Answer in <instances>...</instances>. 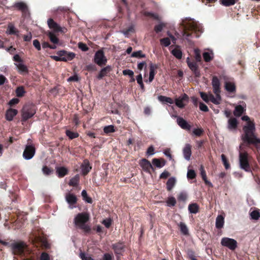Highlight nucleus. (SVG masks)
Segmentation results:
<instances>
[{
	"instance_id": "obj_19",
	"label": "nucleus",
	"mask_w": 260,
	"mask_h": 260,
	"mask_svg": "<svg viewBox=\"0 0 260 260\" xmlns=\"http://www.w3.org/2000/svg\"><path fill=\"white\" fill-rule=\"evenodd\" d=\"M18 113V111L16 109H9L6 111V118L8 121H11L13 120L14 116H15Z\"/></svg>"
},
{
	"instance_id": "obj_38",
	"label": "nucleus",
	"mask_w": 260,
	"mask_h": 260,
	"mask_svg": "<svg viewBox=\"0 0 260 260\" xmlns=\"http://www.w3.org/2000/svg\"><path fill=\"white\" fill-rule=\"evenodd\" d=\"M171 53L174 56H175L178 59H180L182 57V53L181 51L178 48H175L172 50Z\"/></svg>"
},
{
	"instance_id": "obj_54",
	"label": "nucleus",
	"mask_w": 260,
	"mask_h": 260,
	"mask_svg": "<svg viewBox=\"0 0 260 260\" xmlns=\"http://www.w3.org/2000/svg\"><path fill=\"white\" fill-rule=\"evenodd\" d=\"M80 256L82 260H94L90 256L83 252L80 253Z\"/></svg>"
},
{
	"instance_id": "obj_20",
	"label": "nucleus",
	"mask_w": 260,
	"mask_h": 260,
	"mask_svg": "<svg viewBox=\"0 0 260 260\" xmlns=\"http://www.w3.org/2000/svg\"><path fill=\"white\" fill-rule=\"evenodd\" d=\"M140 165L145 171H149L152 168L151 163L146 159H142L140 162Z\"/></svg>"
},
{
	"instance_id": "obj_15",
	"label": "nucleus",
	"mask_w": 260,
	"mask_h": 260,
	"mask_svg": "<svg viewBox=\"0 0 260 260\" xmlns=\"http://www.w3.org/2000/svg\"><path fill=\"white\" fill-rule=\"evenodd\" d=\"M65 199L66 202L70 205V208L71 209L73 208L72 205L76 204L77 201L76 196L73 193L70 192L66 193L65 196Z\"/></svg>"
},
{
	"instance_id": "obj_30",
	"label": "nucleus",
	"mask_w": 260,
	"mask_h": 260,
	"mask_svg": "<svg viewBox=\"0 0 260 260\" xmlns=\"http://www.w3.org/2000/svg\"><path fill=\"white\" fill-rule=\"evenodd\" d=\"M225 87L227 91L232 92L235 91V85L231 82H226L225 83Z\"/></svg>"
},
{
	"instance_id": "obj_2",
	"label": "nucleus",
	"mask_w": 260,
	"mask_h": 260,
	"mask_svg": "<svg viewBox=\"0 0 260 260\" xmlns=\"http://www.w3.org/2000/svg\"><path fill=\"white\" fill-rule=\"evenodd\" d=\"M89 219L88 213L84 212L78 214L74 218V223L76 227L81 229L85 233H89L91 228L86 223Z\"/></svg>"
},
{
	"instance_id": "obj_9",
	"label": "nucleus",
	"mask_w": 260,
	"mask_h": 260,
	"mask_svg": "<svg viewBox=\"0 0 260 260\" xmlns=\"http://www.w3.org/2000/svg\"><path fill=\"white\" fill-rule=\"evenodd\" d=\"M221 244L224 247H226L231 250H235L237 247V242L234 239L224 237L221 240Z\"/></svg>"
},
{
	"instance_id": "obj_47",
	"label": "nucleus",
	"mask_w": 260,
	"mask_h": 260,
	"mask_svg": "<svg viewBox=\"0 0 260 260\" xmlns=\"http://www.w3.org/2000/svg\"><path fill=\"white\" fill-rule=\"evenodd\" d=\"M176 203V200L174 197H170L168 198L167 204L169 206H174Z\"/></svg>"
},
{
	"instance_id": "obj_42",
	"label": "nucleus",
	"mask_w": 260,
	"mask_h": 260,
	"mask_svg": "<svg viewBox=\"0 0 260 260\" xmlns=\"http://www.w3.org/2000/svg\"><path fill=\"white\" fill-rule=\"evenodd\" d=\"M25 93V90L22 86H20L17 88L16 89V95L18 97H22L23 96Z\"/></svg>"
},
{
	"instance_id": "obj_23",
	"label": "nucleus",
	"mask_w": 260,
	"mask_h": 260,
	"mask_svg": "<svg viewBox=\"0 0 260 260\" xmlns=\"http://www.w3.org/2000/svg\"><path fill=\"white\" fill-rule=\"evenodd\" d=\"M245 111V107L241 105L237 106L234 111V114L235 116L239 117Z\"/></svg>"
},
{
	"instance_id": "obj_35",
	"label": "nucleus",
	"mask_w": 260,
	"mask_h": 260,
	"mask_svg": "<svg viewBox=\"0 0 260 260\" xmlns=\"http://www.w3.org/2000/svg\"><path fill=\"white\" fill-rule=\"evenodd\" d=\"M14 7L23 12H25L27 10V6L26 4L23 2H19L15 4Z\"/></svg>"
},
{
	"instance_id": "obj_40",
	"label": "nucleus",
	"mask_w": 260,
	"mask_h": 260,
	"mask_svg": "<svg viewBox=\"0 0 260 260\" xmlns=\"http://www.w3.org/2000/svg\"><path fill=\"white\" fill-rule=\"evenodd\" d=\"M115 252L116 253H120L123 249V245L122 244H117L113 246Z\"/></svg>"
},
{
	"instance_id": "obj_58",
	"label": "nucleus",
	"mask_w": 260,
	"mask_h": 260,
	"mask_svg": "<svg viewBox=\"0 0 260 260\" xmlns=\"http://www.w3.org/2000/svg\"><path fill=\"white\" fill-rule=\"evenodd\" d=\"M42 171L45 175H47L50 174L52 172V171L47 166H44L43 167Z\"/></svg>"
},
{
	"instance_id": "obj_31",
	"label": "nucleus",
	"mask_w": 260,
	"mask_h": 260,
	"mask_svg": "<svg viewBox=\"0 0 260 260\" xmlns=\"http://www.w3.org/2000/svg\"><path fill=\"white\" fill-rule=\"evenodd\" d=\"M213 53L212 51L206 52L203 54L204 59L206 62H209L213 58Z\"/></svg>"
},
{
	"instance_id": "obj_6",
	"label": "nucleus",
	"mask_w": 260,
	"mask_h": 260,
	"mask_svg": "<svg viewBox=\"0 0 260 260\" xmlns=\"http://www.w3.org/2000/svg\"><path fill=\"white\" fill-rule=\"evenodd\" d=\"M200 94L203 100L206 103L211 101L214 104L218 105L221 102V98L220 96H214L211 92L206 93L203 92H200Z\"/></svg>"
},
{
	"instance_id": "obj_41",
	"label": "nucleus",
	"mask_w": 260,
	"mask_h": 260,
	"mask_svg": "<svg viewBox=\"0 0 260 260\" xmlns=\"http://www.w3.org/2000/svg\"><path fill=\"white\" fill-rule=\"evenodd\" d=\"M104 132L106 134L113 133L115 132L114 126L113 125L106 126L104 127Z\"/></svg>"
},
{
	"instance_id": "obj_45",
	"label": "nucleus",
	"mask_w": 260,
	"mask_h": 260,
	"mask_svg": "<svg viewBox=\"0 0 260 260\" xmlns=\"http://www.w3.org/2000/svg\"><path fill=\"white\" fill-rule=\"evenodd\" d=\"M251 218L254 220H257L260 217V212L259 210H254L250 213Z\"/></svg>"
},
{
	"instance_id": "obj_63",
	"label": "nucleus",
	"mask_w": 260,
	"mask_h": 260,
	"mask_svg": "<svg viewBox=\"0 0 260 260\" xmlns=\"http://www.w3.org/2000/svg\"><path fill=\"white\" fill-rule=\"evenodd\" d=\"M122 73L124 75H128L130 77L134 76V72L131 70H125L122 71Z\"/></svg>"
},
{
	"instance_id": "obj_32",
	"label": "nucleus",
	"mask_w": 260,
	"mask_h": 260,
	"mask_svg": "<svg viewBox=\"0 0 260 260\" xmlns=\"http://www.w3.org/2000/svg\"><path fill=\"white\" fill-rule=\"evenodd\" d=\"M237 126V121L235 118H230L228 121V128L230 129H235Z\"/></svg>"
},
{
	"instance_id": "obj_24",
	"label": "nucleus",
	"mask_w": 260,
	"mask_h": 260,
	"mask_svg": "<svg viewBox=\"0 0 260 260\" xmlns=\"http://www.w3.org/2000/svg\"><path fill=\"white\" fill-rule=\"evenodd\" d=\"M152 164L157 168H162L166 164V161L164 159L153 158L152 159Z\"/></svg>"
},
{
	"instance_id": "obj_52",
	"label": "nucleus",
	"mask_w": 260,
	"mask_h": 260,
	"mask_svg": "<svg viewBox=\"0 0 260 260\" xmlns=\"http://www.w3.org/2000/svg\"><path fill=\"white\" fill-rule=\"evenodd\" d=\"M161 44H163L165 47L169 46L170 44V40L168 38L162 39L160 40Z\"/></svg>"
},
{
	"instance_id": "obj_49",
	"label": "nucleus",
	"mask_w": 260,
	"mask_h": 260,
	"mask_svg": "<svg viewBox=\"0 0 260 260\" xmlns=\"http://www.w3.org/2000/svg\"><path fill=\"white\" fill-rule=\"evenodd\" d=\"M165 26L166 25L165 23H160L155 26L154 30L156 32H159L162 30Z\"/></svg>"
},
{
	"instance_id": "obj_57",
	"label": "nucleus",
	"mask_w": 260,
	"mask_h": 260,
	"mask_svg": "<svg viewBox=\"0 0 260 260\" xmlns=\"http://www.w3.org/2000/svg\"><path fill=\"white\" fill-rule=\"evenodd\" d=\"M75 56V54L74 53L70 52L66 53V56L64 57L66 60L65 61L67 60H70L74 58Z\"/></svg>"
},
{
	"instance_id": "obj_3",
	"label": "nucleus",
	"mask_w": 260,
	"mask_h": 260,
	"mask_svg": "<svg viewBox=\"0 0 260 260\" xmlns=\"http://www.w3.org/2000/svg\"><path fill=\"white\" fill-rule=\"evenodd\" d=\"M36 113V108L32 104L25 105L22 110V119L23 121L31 118Z\"/></svg>"
},
{
	"instance_id": "obj_13",
	"label": "nucleus",
	"mask_w": 260,
	"mask_h": 260,
	"mask_svg": "<svg viewBox=\"0 0 260 260\" xmlns=\"http://www.w3.org/2000/svg\"><path fill=\"white\" fill-rule=\"evenodd\" d=\"M220 82L217 77L214 76L212 80V85L213 89V92L215 96H220Z\"/></svg>"
},
{
	"instance_id": "obj_5",
	"label": "nucleus",
	"mask_w": 260,
	"mask_h": 260,
	"mask_svg": "<svg viewBox=\"0 0 260 260\" xmlns=\"http://www.w3.org/2000/svg\"><path fill=\"white\" fill-rule=\"evenodd\" d=\"M248 153L246 152H239V164L241 169L246 172H251L250 165L248 159Z\"/></svg>"
},
{
	"instance_id": "obj_7",
	"label": "nucleus",
	"mask_w": 260,
	"mask_h": 260,
	"mask_svg": "<svg viewBox=\"0 0 260 260\" xmlns=\"http://www.w3.org/2000/svg\"><path fill=\"white\" fill-rule=\"evenodd\" d=\"M26 244L22 241L15 242L11 244L10 247L14 254H22L26 248Z\"/></svg>"
},
{
	"instance_id": "obj_17",
	"label": "nucleus",
	"mask_w": 260,
	"mask_h": 260,
	"mask_svg": "<svg viewBox=\"0 0 260 260\" xmlns=\"http://www.w3.org/2000/svg\"><path fill=\"white\" fill-rule=\"evenodd\" d=\"M191 145L189 144H186L183 149V153L184 157L185 159L187 160H190V156L191 155Z\"/></svg>"
},
{
	"instance_id": "obj_28",
	"label": "nucleus",
	"mask_w": 260,
	"mask_h": 260,
	"mask_svg": "<svg viewBox=\"0 0 260 260\" xmlns=\"http://www.w3.org/2000/svg\"><path fill=\"white\" fill-rule=\"evenodd\" d=\"M200 171H201V176H202L203 179L204 180V181H205V183L207 184H208L210 186H212V184L210 182L208 181V180L207 179L206 172L204 170V167L202 166H201L200 167Z\"/></svg>"
},
{
	"instance_id": "obj_62",
	"label": "nucleus",
	"mask_w": 260,
	"mask_h": 260,
	"mask_svg": "<svg viewBox=\"0 0 260 260\" xmlns=\"http://www.w3.org/2000/svg\"><path fill=\"white\" fill-rule=\"evenodd\" d=\"M79 48L82 51H86L88 50V48L85 44L83 43H79L78 44Z\"/></svg>"
},
{
	"instance_id": "obj_12",
	"label": "nucleus",
	"mask_w": 260,
	"mask_h": 260,
	"mask_svg": "<svg viewBox=\"0 0 260 260\" xmlns=\"http://www.w3.org/2000/svg\"><path fill=\"white\" fill-rule=\"evenodd\" d=\"M188 100V96L186 94H184L175 99V104L178 107L183 108L186 105Z\"/></svg>"
},
{
	"instance_id": "obj_22",
	"label": "nucleus",
	"mask_w": 260,
	"mask_h": 260,
	"mask_svg": "<svg viewBox=\"0 0 260 260\" xmlns=\"http://www.w3.org/2000/svg\"><path fill=\"white\" fill-rule=\"evenodd\" d=\"M111 71V68L110 66H107L106 67L102 69L97 78L98 79H102L104 77L107 76V75L108 74V73H109L110 71Z\"/></svg>"
},
{
	"instance_id": "obj_50",
	"label": "nucleus",
	"mask_w": 260,
	"mask_h": 260,
	"mask_svg": "<svg viewBox=\"0 0 260 260\" xmlns=\"http://www.w3.org/2000/svg\"><path fill=\"white\" fill-rule=\"evenodd\" d=\"M196 174L194 170H188L187 173V177L189 179H193L196 177Z\"/></svg>"
},
{
	"instance_id": "obj_56",
	"label": "nucleus",
	"mask_w": 260,
	"mask_h": 260,
	"mask_svg": "<svg viewBox=\"0 0 260 260\" xmlns=\"http://www.w3.org/2000/svg\"><path fill=\"white\" fill-rule=\"evenodd\" d=\"M137 81L138 83L140 85L142 89H144V85L142 81V76L140 74L137 77Z\"/></svg>"
},
{
	"instance_id": "obj_10",
	"label": "nucleus",
	"mask_w": 260,
	"mask_h": 260,
	"mask_svg": "<svg viewBox=\"0 0 260 260\" xmlns=\"http://www.w3.org/2000/svg\"><path fill=\"white\" fill-rule=\"evenodd\" d=\"M94 60V62L100 66L105 64L107 61L103 51L102 50H99L95 53Z\"/></svg>"
},
{
	"instance_id": "obj_33",
	"label": "nucleus",
	"mask_w": 260,
	"mask_h": 260,
	"mask_svg": "<svg viewBox=\"0 0 260 260\" xmlns=\"http://www.w3.org/2000/svg\"><path fill=\"white\" fill-rule=\"evenodd\" d=\"M155 67L153 64H151L150 66V73H149V77L148 81L149 82H151L154 79L155 76Z\"/></svg>"
},
{
	"instance_id": "obj_37",
	"label": "nucleus",
	"mask_w": 260,
	"mask_h": 260,
	"mask_svg": "<svg viewBox=\"0 0 260 260\" xmlns=\"http://www.w3.org/2000/svg\"><path fill=\"white\" fill-rule=\"evenodd\" d=\"M175 183L176 180L174 178H170L167 182V189L171 190L175 185Z\"/></svg>"
},
{
	"instance_id": "obj_36",
	"label": "nucleus",
	"mask_w": 260,
	"mask_h": 260,
	"mask_svg": "<svg viewBox=\"0 0 260 260\" xmlns=\"http://www.w3.org/2000/svg\"><path fill=\"white\" fill-rule=\"evenodd\" d=\"M158 99L160 102H161L162 103H169L171 104L173 103V100L169 97H167V96H163V95H160V96H158Z\"/></svg>"
},
{
	"instance_id": "obj_11",
	"label": "nucleus",
	"mask_w": 260,
	"mask_h": 260,
	"mask_svg": "<svg viewBox=\"0 0 260 260\" xmlns=\"http://www.w3.org/2000/svg\"><path fill=\"white\" fill-rule=\"evenodd\" d=\"M35 148L33 145H27L24 150L23 156L25 159H30L34 155Z\"/></svg>"
},
{
	"instance_id": "obj_21",
	"label": "nucleus",
	"mask_w": 260,
	"mask_h": 260,
	"mask_svg": "<svg viewBox=\"0 0 260 260\" xmlns=\"http://www.w3.org/2000/svg\"><path fill=\"white\" fill-rule=\"evenodd\" d=\"M81 168L82 174L83 175H86L90 171L91 167L90 166L89 161L85 160L82 164Z\"/></svg>"
},
{
	"instance_id": "obj_51",
	"label": "nucleus",
	"mask_w": 260,
	"mask_h": 260,
	"mask_svg": "<svg viewBox=\"0 0 260 260\" xmlns=\"http://www.w3.org/2000/svg\"><path fill=\"white\" fill-rule=\"evenodd\" d=\"M195 59L197 61H200L201 60V56L200 54V50L199 49L194 50Z\"/></svg>"
},
{
	"instance_id": "obj_4",
	"label": "nucleus",
	"mask_w": 260,
	"mask_h": 260,
	"mask_svg": "<svg viewBox=\"0 0 260 260\" xmlns=\"http://www.w3.org/2000/svg\"><path fill=\"white\" fill-rule=\"evenodd\" d=\"M242 119L247 122L246 125L243 127L244 134L243 137H246L252 133H255V126L254 121L250 120L249 117L247 115L243 116Z\"/></svg>"
},
{
	"instance_id": "obj_27",
	"label": "nucleus",
	"mask_w": 260,
	"mask_h": 260,
	"mask_svg": "<svg viewBox=\"0 0 260 260\" xmlns=\"http://www.w3.org/2000/svg\"><path fill=\"white\" fill-rule=\"evenodd\" d=\"M6 32H7V34H9V35H16L17 36H18V30L15 28L14 26L12 24H10L8 25Z\"/></svg>"
},
{
	"instance_id": "obj_44",
	"label": "nucleus",
	"mask_w": 260,
	"mask_h": 260,
	"mask_svg": "<svg viewBox=\"0 0 260 260\" xmlns=\"http://www.w3.org/2000/svg\"><path fill=\"white\" fill-rule=\"evenodd\" d=\"M81 194L83 198V200L85 201L86 202L88 203H91L92 202L91 199L88 196L86 191L85 190H83L82 191Z\"/></svg>"
},
{
	"instance_id": "obj_26",
	"label": "nucleus",
	"mask_w": 260,
	"mask_h": 260,
	"mask_svg": "<svg viewBox=\"0 0 260 260\" xmlns=\"http://www.w3.org/2000/svg\"><path fill=\"white\" fill-rule=\"evenodd\" d=\"M199 207L196 203H192L188 206V210L190 213L196 214L199 212Z\"/></svg>"
},
{
	"instance_id": "obj_25",
	"label": "nucleus",
	"mask_w": 260,
	"mask_h": 260,
	"mask_svg": "<svg viewBox=\"0 0 260 260\" xmlns=\"http://www.w3.org/2000/svg\"><path fill=\"white\" fill-rule=\"evenodd\" d=\"M68 172V170L65 167H62L56 168V173L59 177H63L67 174Z\"/></svg>"
},
{
	"instance_id": "obj_14",
	"label": "nucleus",
	"mask_w": 260,
	"mask_h": 260,
	"mask_svg": "<svg viewBox=\"0 0 260 260\" xmlns=\"http://www.w3.org/2000/svg\"><path fill=\"white\" fill-rule=\"evenodd\" d=\"M177 123L178 125L183 129L190 131L191 129V125L186 120L181 117H178L177 118Z\"/></svg>"
},
{
	"instance_id": "obj_48",
	"label": "nucleus",
	"mask_w": 260,
	"mask_h": 260,
	"mask_svg": "<svg viewBox=\"0 0 260 260\" xmlns=\"http://www.w3.org/2000/svg\"><path fill=\"white\" fill-rule=\"evenodd\" d=\"M221 4L225 6L233 5L235 4V0H221Z\"/></svg>"
},
{
	"instance_id": "obj_53",
	"label": "nucleus",
	"mask_w": 260,
	"mask_h": 260,
	"mask_svg": "<svg viewBox=\"0 0 260 260\" xmlns=\"http://www.w3.org/2000/svg\"><path fill=\"white\" fill-rule=\"evenodd\" d=\"M221 157L223 165L225 167V168L226 169H228L230 168V165L229 164V163L228 162V160L226 158L225 155L224 154H222Z\"/></svg>"
},
{
	"instance_id": "obj_61",
	"label": "nucleus",
	"mask_w": 260,
	"mask_h": 260,
	"mask_svg": "<svg viewBox=\"0 0 260 260\" xmlns=\"http://www.w3.org/2000/svg\"><path fill=\"white\" fill-rule=\"evenodd\" d=\"M192 133L196 136H200L203 133V130L201 128H195L193 130Z\"/></svg>"
},
{
	"instance_id": "obj_1",
	"label": "nucleus",
	"mask_w": 260,
	"mask_h": 260,
	"mask_svg": "<svg viewBox=\"0 0 260 260\" xmlns=\"http://www.w3.org/2000/svg\"><path fill=\"white\" fill-rule=\"evenodd\" d=\"M47 24L49 28L52 29L53 31H48L46 32V35L48 36L50 41L52 43L54 44H58L59 43V39L55 35V33L58 32L65 33L67 31V28L65 27H61L51 18L48 19Z\"/></svg>"
},
{
	"instance_id": "obj_18",
	"label": "nucleus",
	"mask_w": 260,
	"mask_h": 260,
	"mask_svg": "<svg viewBox=\"0 0 260 260\" xmlns=\"http://www.w3.org/2000/svg\"><path fill=\"white\" fill-rule=\"evenodd\" d=\"M186 61L189 68L190 69V70H191V71H192L194 73L196 76H199L200 73L198 70V66L197 63L195 62H191L189 60V57L187 58Z\"/></svg>"
},
{
	"instance_id": "obj_29",
	"label": "nucleus",
	"mask_w": 260,
	"mask_h": 260,
	"mask_svg": "<svg viewBox=\"0 0 260 260\" xmlns=\"http://www.w3.org/2000/svg\"><path fill=\"white\" fill-rule=\"evenodd\" d=\"M224 224V218L221 215H218L216 219V227L220 229L223 227Z\"/></svg>"
},
{
	"instance_id": "obj_60",
	"label": "nucleus",
	"mask_w": 260,
	"mask_h": 260,
	"mask_svg": "<svg viewBox=\"0 0 260 260\" xmlns=\"http://www.w3.org/2000/svg\"><path fill=\"white\" fill-rule=\"evenodd\" d=\"M199 108L200 110L204 112H207L209 110L208 107L203 103H200L199 105Z\"/></svg>"
},
{
	"instance_id": "obj_39",
	"label": "nucleus",
	"mask_w": 260,
	"mask_h": 260,
	"mask_svg": "<svg viewBox=\"0 0 260 260\" xmlns=\"http://www.w3.org/2000/svg\"><path fill=\"white\" fill-rule=\"evenodd\" d=\"M181 233L184 235H187L188 234V230L186 224L183 222H180L179 224Z\"/></svg>"
},
{
	"instance_id": "obj_43",
	"label": "nucleus",
	"mask_w": 260,
	"mask_h": 260,
	"mask_svg": "<svg viewBox=\"0 0 260 260\" xmlns=\"http://www.w3.org/2000/svg\"><path fill=\"white\" fill-rule=\"evenodd\" d=\"M66 135L70 139L77 138L79 136L77 133L73 132L69 130L66 131Z\"/></svg>"
},
{
	"instance_id": "obj_55",
	"label": "nucleus",
	"mask_w": 260,
	"mask_h": 260,
	"mask_svg": "<svg viewBox=\"0 0 260 260\" xmlns=\"http://www.w3.org/2000/svg\"><path fill=\"white\" fill-rule=\"evenodd\" d=\"M79 77L77 74H75L73 76L70 77L67 79L68 82H77L79 80Z\"/></svg>"
},
{
	"instance_id": "obj_59",
	"label": "nucleus",
	"mask_w": 260,
	"mask_h": 260,
	"mask_svg": "<svg viewBox=\"0 0 260 260\" xmlns=\"http://www.w3.org/2000/svg\"><path fill=\"white\" fill-rule=\"evenodd\" d=\"M102 223L103 224H104V225L106 228H109L111 224V220L110 218H107L106 219H104L102 221Z\"/></svg>"
},
{
	"instance_id": "obj_34",
	"label": "nucleus",
	"mask_w": 260,
	"mask_h": 260,
	"mask_svg": "<svg viewBox=\"0 0 260 260\" xmlns=\"http://www.w3.org/2000/svg\"><path fill=\"white\" fill-rule=\"evenodd\" d=\"M79 180V176L78 175H76L70 179L69 184L70 186H76L78 184Z\"/></svg>"
},
{
	"instance_id": "obj_8",
	"label": "nucleus",
	"mask_w": 260,
	"mask_h": 260,
	"mask_svg": "<svg viewBox=\"0 0 260 260\" xmlns=\"http://www.w3.org/2000/svg\"><path fill=\"white\" fill-rule=\"evenodd\" d=\"M242 140L248 144L254 145L256 148L260 150V139L257 138L255 133H252L246 137H242Z\"/></svg>"
},
{
	"instance_id": "obj_46",
	"label": "nucleus",
	"mask_w": 260,
	"mask_h": 260,
	"mask_svg": "<svg viewBox=\"0 0 260 260\" xmlns=\"http://www.w3.org/2000/svg\"><path fill=\"white\" fill-rule=\"evenodd\" d=\"M131 56L137 58H144L145 57V55L142 53V51L139 50L138 51L134 52L132 54Z\"/></svg>"
},
{
	"instance_id": "obj_64",
	"label": "nucleus",
	"mask_w": 260,
	"mask_h": 260,
	"mask_svg": "<svg viewBox=\"0 0 260 260\" xmlns=\"http://www.w3.org/2000/svg\"><path fill=\"white\" fill-rule=\"evenodd\" d=\"M49 255L46 253H42L41 257L40 260H49Z\"/></svg>"
},
{
	"instance_id": "obj_16",
	"label": "nucleus",
	"mask_w": 260,
	"mask_h": 260,
	"mask_svg": "<svg viewBox=\"0 0 260 260\" xmlns=\"http://www.w3.org/2000/svg\"><path fill=\"white\" fill-rule=\"evenodd\" d=\"M16 66L17 71L22 75H24L28 73V69L23 62H15L14 63Z\"/></svg>"
}]
</instances>
